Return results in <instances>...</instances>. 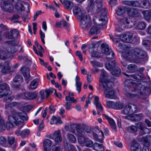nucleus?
Masks as SVG:
<instances>
[{
    "label": "nucleus",
    "instance_id": "obj_1",
    "mask_svg": "<svg viewBox=\"0 0 151 151\" xmlns=\"http://www.w3.org/2000/svg\"><path fill=\"white\" fill-rule=\"evenodd\" d=\"M100 85L103 88V91L105 98L109 99H116L118 97L116 95L115 91L112 88V83L110 81L106 72L102 70L99 78Z\"/></svg>",
    "mask_w": 151,
    "mask_h": 151
},
{
    "label": "nucleus",
    "instance_id": "obj_2",
    "mask_svg": "<svg viewBox=\"0 0 151 151\" xmlns=\"http://www.w3.org/2000/svg\"><path fill=\"white\" fill-rule=\"evenodd\" d=\"M11 114L12 115L8 117L9 122L6 123V126L8 129H12L14 125L19 126L24 123V120L28 119L26 114L23 112H17L13 109H11Z\"/></svg>",
    "mask_w": 151,
    "mask_h": 151
},
{
    "label": "nucleus",
    "instance_id": "obj_3",
    "mask_svg": "<svg viewBox=\"0 0 151 151\" xmlns=\"http://www.w3.org/2000/svg\"><path fill=\"white\" fill-rule=\"evenodd\" d=\"M126 76L130 78H133L136 80L139 84L135 83L133 82L132 80H127L124 82V85L126 87H133L134 91L138 93L141 92L142 85L141 83L142 80V73L140 71L136 73L135 75H129L126 74Z\"/></svg>",
    "mask_w": 151,
    "mask_h": 151
},
{
    "label": "nucleus",
    "instance_id": "obj_4",
    "mask_svg": "<svg viewBox=\"0 0 151 151\" xmlns=\"http://www.w3.org/2000/svg\"><path fill=\"white\" fill-rule=\"evenodd\" d=\"M122 56L130 62L140 63L142 61V49L137 48L127 52H124L122 53Z\"/></svg>",
    "mask_w": 151,
    "mask_h": 151
},
{
    "label": "nucleus",
    "instance_id": "obj_5",
    "mask_svg": "<svg viewBox=\"0 0 151 151\" xmlns=\"http://www.w3.org/2000/svg\"><path fill=\"white\" fill-rule=\"evenodd\" d=\"M142 86L143 88L142 90V95L147 96L150 94L151 93V82L150 78L148 76H144L142 74Z\"/></svg>",
    "mask_w": 151,
    "mask_h": 151
},
{
    "label": "nucleus",
    "instance_id": "obj_6",
    "mask_svg": "<svg viewBox=\"0 0 151 151\" xmlns=\"http://www.w3.org/2000/svg\"><path fill=\"white\" fill-rule=\"evenodd\" d=\"M106 12L105 9H102L99 14L100 17H96L93 19L94 23L99 26L104 25L106 23Z\"/></svg>",
    "mask_w": 151,
    "mask_h": 151
},
{
    "label": "nucleus",
    "instance_id": "obj_7",
    "mask_svg": "<svg viewBox=\"0 0 151 151\" xmlns=\"http://www.w3.org/2000/svg\"><path fill=\"white\" fill-rule=\"evenodd\" d=\"M137 110V106L133 104H129L124 107L122 111V113L127 116L132 115V114L136 112Z\"/></svg>",
    "mask_w": 151,
    "mask_h": 151
},
{
    "label": "nucleus",
    "instance_id": "obj_8",
    "mask_svg": "<svg viewBox=\"0 0 151 151\" xmlns=\"http://www.w3.org/2000/svg\"><path fill=\"white\" fill-rule=\"evenodd\" d=\"M81 20L80 26L82 28L86 30H87L90 27L91 22L89 18L86 15L83 16L79 19Z\"/></svg>",
    "mask_w": 151,
    "mask_h": 151
},
{
    "label": "nucleus",
    "instance_id": "obj_9",
    "mask_svg": "<svg viewBox=\"0 0 151 151\" xmlns=\"http://www.w3.org/2000/svg\"><path fill=\"white\" fill-rule=\"evenodd\" d=\"M2 9L5 12L9 13L13 12L14 7L9 2L6 1H2L1 4Z\"/></svg>",
    "mask_w": 151,
    "mask_h": 151
},
{
    "label": "nucleus",
    "instance_id": "obj_10",
    "mask_svg": "<svg viewBox=\"0 0 151 151\" xmlns=\"http://www.w3.org/2000/svg\"><path fill=\"white\" fill-rule=\"evenodd\" d=\"M133 35L132 34L129 32H127L120 35L121 40L124 42L127 43H132L133 42Z\"/></svg>",
    "mask_w": 151,
    "mask_h": 151
},
{
    "label": "nucleus",
    "instance_id": "obj_11",
    "mask_svg": "<svg viewBox=\"0 0 151 151\" xmlns=\"http://www.w3.org/2000/svg\"><path fill=\"white\" fill-rule=\"evenodd\" d=\"M5 91L3 94V96L9 95L12 93V91H10L9 85L6 83H3L0 84V93Z\"/></svg>",
    "mask_w": 151,
    "mask_h": 151
},
{
    "label": "nucleus",
    "instance_id": "obj_12",
    "mask_svg": "<svg viewBox=\"0 0 151 151\" xmlns=\"http://www.w3.org/2000/svg\"><path fill=\"white\" fill-rule=\"evenodd\" d=\"M106 9L103 8L102 0H96L94 3V9L93 10V13H100L102 9Z\"/></svg>",
    "mask_w": 151,
    "mask_h": 151
},
{
    "label": "nucleus",
    "instance_id": "obj_13",
    "mask_svg": "<svg viewBox=\"0 0 151 151\" xmlns=\"http://www.w3.org/2000/svg\"><path fill=\"white\" fill-rule=\"evenodd\" d=\"M29 7V4L24 2L18 3L15 6V8L16 9L21 11L28 10Z\"/></svg>",
    "mask_w": 151,
    "mask_h": 151
},
{
    "label": "nucleus",
    "instance_id": "obj_14",
    "mask_svg": "<svg viewBox=\"0 0 151 151\" xmlns=\"http://www.w3.org/2000/svg\"><path fill=\"white\" fill-rule=\"evenodd\" d=\"M127 11L128 15L131 17H138L140 14L137 9L134 8H129L127 9Z\"/></svg>",
    "mask_w": 151,
    "mask_h": 151
},
{
    "label": "nucleus",
    "instance_id": "obj_15",
    "mask_svg": "<svg viewBox=\"0 0 151 151\" xmlns=\"http://www.w3.org/2000/svg\"><path fill=\"white\" fill-rule=\"evenodd\" d=\"M73 12L75 15L79 19L85 15L82 12L81 9L77 6H74L73 9Z\"/></svg>",
    "mask_w": 151,
    "mask_h": 151
},
{
    "label": "nucleus",
    "instance_id": "obj_16",
    "mask_svg": "<svg viewBox=\"0 0 151 151\" xmlns=\"http://www.w3.org/2000/svg\"><path fill=\"white\" fill-rule=\"evenodd\" d=\"M141 114H136L134 115L126 116H124L126 119H127L132 122H137L141 119Z\"/></svg>",
    "mask_w": 151,
    "mask_h": 151
},
{
    "label": "nucleus",
    "instance_id": "obj_17",
    "mask_svg": "<svg viewBox=\"0 0 151 151\" xmlns=\"http://www.w3.org/2000/svg\"><path fill=\"white\" fill-rule=\"evenodd\" d=\"M0 65L2 67L1 70L2 73L6 74L7 72L9 71L10 67L9 66V63L8 61L4 62V63L2 62L0 64Z\"/></svg>",
    "mask_w": 151,
    "mask_h": 151
},
{
    "label": "nucleus",
    "instance_id": "obj_18",
    "mask_svg": "<svg viewBox=\"0 0 151 151\" xmlns=\"http://www.w3.org/2000/svg\"><path fill=\"white\" fill-rule=\"evenodd\" d=\"M55 141L56 143H59L62 141V137L60 130L55 131L53 134Z\"/></svg>",
    "mask_w": 151,
    "mask_h": 151
},
{
    "label": "nucleus",
    "instance_id": "obj_19",
    "mask_svg": "<svg viewBox=\"0 0 151 151\" xmlns=\"http://www.w3.org/2000/svg\"><path fill=\"white\" fill-rule=\"evenodd\" d=\"M131 151H141V146L135 141H133L131 145Z\"/></svg>",
    "mask_w": 151,
    "mask_h": 151
},
{
    "label": "nucleus",
    "instance_id": "obj_20",
    "mask_svg": "<svg viewBox=\"0 0 151 151\" xmlns=\"http://www.w3.org/2000/svg\"><path fill=\"white\" fill-rule=\"evenodd\" d=\"M124 4L130 6L139 7L140 6V4L137 1H125Z\"/></svg>",
    "mask_w": 151,
    "mask_h": 151
},
{
    "label": "nucleus",
    "instance_id": "obj_21",
    "mask_svg": "<svg viewBox=\"0 0 151 151\" xmlns=\"http://www.w3.org/2000/svg\"><path fill=\"white\" fill-rule=\"evenodd\" d=\"M24 96L25 98L28 100H33L37 97V94L36 92H26L24 93Z\"/></svg>",
    "mask_w": 151,
    "mask_h": 151
},
{
    "label": "nucleus",
    "instance_id": "obj_22",
    "mask_svg": "<svg viewBox=\"0 0 151 151\" xmlns=\"http://www.w3.org/2000/svg\"><path fill=\"white\" fill-rule=\"evenodd\" d=\"M21 70L25 79L27 81L28 80L30 77L29 68L27 67H23L21 68Z\"/></svg>",
    "mask_w": 151,
    "mask_h": 151
},
{
    "label": "nucleus",
    "instance_id": "obj_23",
    "mask_svg": "<svg viewBox=\"0 0 151 151\" xmlns=\"http://www.w3.org/2000/svg\"><path fill=\"white\" fill-rule=\"evenodd\" d=\"M99 29L96 26H92L91 28L88 33V35L90 36L97 35L99 33Z\"/></svg>",
    "mask_w": 151,
    "mask_h": 151
},
{
    "label": "nucleus",
    "instance_id": "obj_24",
    "mask_svg": "<svg viewBox=\"0 0 151 151\" xmlns=\"http://www.w3.org/2000/svg\"><path fill=\"white\" fill-rule=\"evenodd\" d=\"M63 142L64 147L66 150H67L68 151H76L73 146L70 144H69L66 140H64Z\"/></svg>",
    "mask_w": 151,
    "mask_h": 151
},
{
    "label": "nucleus",
    "instance_id": "obj_25",
    "mask_svg": "<svg viewBox=\"0 0 151 151\" xmlns=\"http://www.w3.org/2000/svg\"><path fill=\"white\" fill-rule=\"evenodd\" d=\"M135 94H132L130 93H127L126 94V96L127 97L129 98H132L134 99H137L139 98L140 96L142 94V92L139 93L135 92Z\"/></svg>",
    "mask_w": 151,
    "mask_h": 151
},
{
    "label": "nucleus",
    "instance_id": "obj_26",
    "mask_svg": "<svg viewBox=\"0 0 151 151\" xmlns=\"http://www.w3.org/2000/svg\"><path fill=\"white\" fill-rule=\"evenodd\" d=\"M117 66L115 61L114 60H112L111 62L106 63V68L109 70H113Z\"/></svg>",
    "mask_w": 151,
    "mask_h": 151
},
{
    "label": "nucleus",
    "instance_id": "obj_27",
    "mask_svg": "<svg viewBox=\"0 0 151 151\" xmlns=\"http://www.w3.org/2000/svg\"><path fill=\"white\" fill-rule=\"evenodd\" d=\"M76 129V133L78 136H84V132L83 129L81 126L80 124H78Z\"/></svg>",
    "mask_w": 151,
    "mask_h": 151
},
{
    "label": "nucleus",
    "instance_id": "obj_28",
    "mask_svg": "<svg viewBox=\"0 0 151 151\" xmlns=\"http://www.w3.org/2000/svg\"><path fill=\"white\" fill-rule=\"evenodd\" d=\"M93 149L96 151H104V147L102 144L95 142L94 144Z\"/></svg>",
    "mask_w": 151,
    "mask_h": 151
},
{
    "label": "nucleus",
    "instance_id": "obj_29",
    "mask_svg": "<svg viewBox=\"0 0 151 151\" xmlns=\"http://www.w3.org/2000/svg\"><path fill=\"white\" fill-rule=\"evenodd\" d=\"M101 50L103 53L105 54L110 50L108 44L103 43L101 45Z\"/></svg>",
    "mask_w": 151,
    "mask_h": 151
},
{
    "label": "nucleus",
    "instance_id": "obj_30",
    "mask_svg": "<svg viewBox=\"0 0 151 151\" xmlns=\"http://www.w3.org/2000/svg\"><path fill=\"white\" fill-rule=\"evenodd\" d=\"M63 4H64L65 7L66 9L70 10L71 9L73 5V2L69 0L64 1Z\"/></svg>",
    "mask_w": 151,
    "mask_h": 151
},
{
    "label": "nucleus",
    "instance_id": "obj_31",
    "mask_svg": "<svg viewBox=\"0 0 151 151\" xmlns=\"http://www.w3.org/2000/svg\"><path fill=\"white\" fill-rule=\"evenodd\" d=\"M51 145L52 142L50 140L48 139H45L43 144L44 150H49Z\"/></svg>",
    "mask_w": 151,
    "mask_h": 151
},
{
    "label": "nucleus",
    "instance_id": "obj_32",
    "mask_svg": "<svg viewBox=\"0 0 151 151\" xmlns=\"http://www.w3.org/2000/svg\"><path fill=\"white\" fill-rule=\"evenodd\" d=\"M143 137H142V139ZM144 145L150 146V142L151 141V136L150 135L147 136L145 137H143Z\"/></svg>",
    "mask_w": 151,
    "mask_h": 151
},
{
    "label": "nucleus",
    "instance_id": "obj_33",
    "mask_svg": "<svg viewBox=\"0 0 151 151\" xmlns=\"http://www.w3.org/2000/svg\"><path fill=\"white\" fill-rule=\"evenodd\" d=\"M99 97L97 96H95L94 104L96 105L97 108L101 111L103 109V108L101 105L99 103Z\"/></svg>",
    "mask_w": 151,
    "mask_h": 151
},
{
    "label": "nucleus",
    "instance_id": "obj_34",
    "mask_svg": "<svg viewBox=\"0 0 151 151\" xmlns=\"http://www.w3.org/2000/svg\"><path fill=\"white\" fill-rule=\"evenodd\" d=\"M101 42L99 41L96 42V43H91L89 44L88 46V47L89 49H92V50H98V47L100 44Z\"/></svg>",
    "mask_w": 151,
    "mask_h": 151
},
{
    "label": "nucleus",
    "instance_id": "obj_35",
    "mask_svg": "<svg viewBox=\"0 0 151 151\" xmlns=\"http://www.w3.org/2000/svg\"><path fill=\"white\" fill-rule=\"evenodd\" d=\"M121 70L117 66L111 72L112 75L116 77L119 76L120 75Z\"/></svg>",
    "mask_w": 151,
    "mask_h": 151
},
{
    "label": "nucleus",
    "instance_id": "obj_36",
    "mask_svg": "<svg viewBox=\"0 0 151 151\" xmlns=\"http://www.w3.org/2000/svg\"><path fill=\"white\" fill-rule=\"evenodd\" d=\"M127 71L129 72L133 73H134L136 70L137 67L134 64L129 65L127 67Z\"/></svg>",
    "mask_w": 151,
    "mask_h": 151
},
{
    "label": "nucleus",
    "instance_id": "obj_37",
    "mask_svg": "<svg viewBox=\"0 0 151 151\" xmlns=\"http://www.w3.org/2000/svg\"><path fill=\"white\" fill-rule=\"evenodd\" d=\"M106 58L108 60H111L114 58L115 56L114 53L111 50L105 54Z\"/></svg>",
    "mask_w": 151,
    "mask_h": 151
},
{
    "label": "nucleus",
    "instance_id": "obj_38",
    "mask_svg": "<svg viewBox=\"0 0 151 151\" xmlns=\"http://www.w3.org/2000/svg\"><path fill=\"white\" fill-rule=\"evenodd\" d=\"M85 146L88 147H91L93 146L94 144L93 142L88 138L86 139V141L84 144Z\"/></svg>",
    "mask_w": 151,
    "mask_h": 151
},
{
    "label": "nucleus",
    "instance_id": "obj_39",
    "mask_svg": "<svg viewBox=\"0 0 151 151\" xmlns=\"http://www.w3.org/2000/svg\"><path fill=\"white\" fill-rule=\"evenodd\" d=\"M67 137L68 139L72 143H75L76 141L75 137L72 134H68Z\"/></svg>",
    "mask_w": 151,
    "mask_h": 151
},
{
    "label": "nucleus",
    "instance_id": "obj_40",
    "mask_svg": "<svg viewBox=\"0 0 151 151\" xmlns=\"http://www.w3.org/2000/svg\"><path fill=\"white\" fill-rule=\"evenodd\" d=\"M142 45L147 49H151V41L149 40H143L142 41Z\"/></svg>",
    "mask_w": 151,
    "mask_h": 151
},
{
    "label": "nucleus",
    "instance_id": "obj_41",
    "mask_svg": "<svg viewBox=\"0 0 151 151\" xmlns=\"http://www.w3.org/2000/svg\"><path fill=\"white\" fill-rule=\"evenodd\" d=\"M76 85L77 87V89L79 92L81 90V83L80 82V78L78 76H76Z\"/></svg>",
    "mask_w": 151,
    "mask_h": 151
},
{
    "label": "nucleus",
    "instance_id": "obj_42",
    "mask_svg": "<svg viewBox=\"0 0 151 151\" xmlns=\"http://www.w3.org/2000/svg\"><path fill=\"white\" fill-rule=\"evenodd\" d=\"M125 12L124 9L122 6L119 7L116 10V13L119 16H121L124 14Z\"/></svg>",
    "mask_w": 151,
    "mask_h": 151
},
{
    "label": "nucleus",
    "instance_id": "obj_43",
    "mask_svg": "<svg viewBox=\"0 0 151 151\" xmlns=\"http://www.w3.org/2000/svg\"><path fill=\"white\" fill-rule=\"evenodd\" d=\"M123 104L120 102L114 103L113 109H120L123 107Z\"/></svg>",
    "mask_w": 151,
    "mask_h": 151
},
{
    "label": "nucleus",
    "instance_id": "obj_44",
    "mask_svg": "<svg viewBox=\"0 0 151 151\" xmlns=\"http://www.w3.org/2000/svg\"><path fill=\"white\" fill-rule=\"evenodd\" d=\"M38 83L35 80H33L30 84V90H34L37 87Z\"/></svg>",
    "mask_w": 151,
    "mask_h": 151
},
{
    "label": "nucleus",
    "instance_id": "obj_45",
    "mask_svg": "<svg viewBox=\"0 0 151 151\" xmlns=\"http://www.w3.org/2000/svg\"><path fill=\"white\" fill-rule=\"evenodd\" d=\"M18 133L19 134L21 135L22 137L24 138L26 137L27 135L29 134V130L25 129L22 131V132L20 131H19Z\"/></svg>",
    "mask_w": 151,
    "mask_h": 151
},
{
    "label": "nucleus",
    "instance_id": "obj_46",
    "mask_svg": "<svg viewBox=\"0 0 151 151\" xmlns=\"http://www.w3.org/2000/svg\"><path fill=\"white\" fill-rule=\"evenodd\" d=\"M144 18L146 20H148L151 17V15L149 12L147 11H144L142 13Z\"/></svg>",
    "mask_w": 151,
    "mask_h": 151
},
{
    "label": "nucleus",
    "instance_id": "obj_47",
    "mask_svg": "<svg viewBox=\"0 0 151 151\" xmlns=\"http://www.w3.org/2000/svg\"><path fill=\"white\" fill-rule=\"evenodd\" d=\"M6 125L3 119H2L0 121V132H1L5 130Z\"/></svg>",
    "mask_w": 151,
    "mask_h": 151
},
{
    "label": "nucleus",
    "instance_id": "obj_48",
    "mask_svg": "<svg viewBox=\"0 0 151 151\" xmlns=\"http://www.w3.org/2000/svg\"><path fill=\"white\" fill-rule=\"evenodd\" d=\"M23 78L22 76L19 75H17L14 78L13 81L15 83L22 82Z\"/></svg>",
    "mask_w": 151,
    "mask_h": 151
},
{
    "label": "nucleus",
    "instance_id": "obj_49",
    "mask_svg": "<svg viewBox=\"0 0 151 151\" xmlns=\"http://www.w3.org/2000/svg\"><path fill=\"white\" fill-rule=\"evenodd\" d=\"M136 22L135 20L132 21L129 19L127 24L126 25V27L132 28L134 26Z\"/></svg>",
    "mask_w": 151,
    "mask_h": 151
},
{
    "label": "nucleus",
    "instance_id": "obj_50",
    "mask_svg": "<svg viewBox=\"0 0 151 151\" xmlns=\"http://www.w3.org/2000/svg\"><path fill=\"white\" fill-rule=\"evenodd\" d=\"M109 122L110 124L111 127V128L113 129L115 131H116V125L113 119L112 118H111V119H110V120H109Z\"/></svg>",
    "mask_w": 151,
    "mask_h": 151
},
{
    "label": "nucleus",
    "instance_id": "obj_51",
    "mask_svg": "<svg viewBox=\"0 0 151 151\" xmlns=\"http://www.w3.org/2000/svg\"><path fill=\"white\" fill-rule=\"evenodd\" d=\"M7 50L8 52L13 53L17 51V50L14 46H10L7 48Z\"/></svg>",
    "mask_w": 151,
    "mask_h": 151
},
{
    "label": "nucleus",
    "instance_id": "obj_52",
    "mask_svg": "<svg viewBox=\"0 0 151 151\" xmlns=\"http://www.w3.org/2000/svg\"><path fill=\"white\" fill-rule=\"evenodd\" d=\"M129 19L127 17H124L121 19L120 21V23L121 25H126Z\"/></svg>",
    "mask_w": 151,
    "mask_h": 151
},
{
    "label": "nucleus",
    "instance_id": "obj_53",
    "mask_svg": "<svg viewBox=\"0 0 151 151\" xmlns=\"http://www.w3.org/2000/svg\"><path fill=\"white\" fill-rule=\"evenodd\" d=\"M87 138L84 137L83 136H79L78 138V142L79 143L84 144L86 141V139Z\"/></svg>",
    "mask_w": 151,
    "mask_h": 151
},
{
    "label": "nucleus",
    "instance_id": "obj_54",
    "mask_svg": "<svg viewBox=\"0 0 151 151\" xmlns=\"http://www.w3.org/2000/svg\"><path fill=\"white\" fill-rule=\"evenodd\" d=\"M17 105V103L16 102H13L8 104L5 107L6 109H10V111H11V109H13L12 107L15 106Z\"/></svg>",
    "mask_w": 151,
    "mask_h": 151
},
{
    "label": "nucleus",
    "instance_id": "obj_55",
    "mask_svg": "<svg viewBox=\"0 0 151 151\" xmlns=\"http://www.w3.org/2000/svg\"><path fill=\"white\" fill-rule=\"evenodd\" d=\"M143 5V6L142 7L145 9H147L149 8L150 6V3L149 1L148 0V1L146 0H143L142 1Z\"/></svg>",
    "mask_w": 151,
    "mask_h": 151
},
{
    "label": "nucleus",
    "instance_id": "obj_56",
    "mask_svg": "<svg viewBox=\"0 0 151 151\" xmlns=\"http://www.w3.org/2000/svg\"><path fill=\"white\" fill-rule=\"evenodd\" d=\"M91 63L94 67H101L103 66V64L96 61H93L91 62Z\"/></svg>",
    "mask_w": 151,
    "mask_h": 151
},
{
    "label": "nucleus",
    "instance_id": "obj_57",
    "mask_svg": "<svg viewBox=\"0 0 151 151\" xmlns=\"http://www.w3.org/2000/svg\"><path fill=\"white\" fill-rule=\"evenodd\" d=\"M89 3L88 4V6L89 7V9L93 13V10L94 9V3L93 0H89Z\"/></svg>",
    "mask_w": 151,
    "mask_h": 151
},
{
    "label": "nucleus",
    "instance_id": "obj_58",
    "mask_svg": "<svg viewBox=\"0 0 151 151\" xmlns=\"http://www.w3.org/2000/svg\"><path fill=\"white\" fill-rule=\"evenodd\" d=\"M116 44L121 49L123 50H125L127 47V46L126 45H123L122 43L118 41H116Z\"/></svg>",
    "mask_w": 151,
    "mask_h": 151
},
{
    "label": "nucleus",
    "instance_id": "obj_59",
    "mask_svg": "<svg viewBox=\"0 0 151 151\" xmlns=\"http://www.w3.org/2000/svg\"><path fill=\"white\" fill-rule=\"evenodd\" d=\"M69 25V23L64 20H63L60 22V27H63L66 28L68 27Z\"/></svg>",
    "mask_w": 151,
    "mask_h": 151
},
{
    "label": "nucleus",
    "instance_id": "obj_60",
    "mask_svg": "<svg viewBox=\"0 0 151 151\" xmlns=\"http://www.w3.org/2000/svg\"><path fill=\"white\" fill-rule=\"evenodd\" d=\"M50 151H63L62 148L60 147H56L52 146L50 150Z\"/></svg>",
    "mask_w": 151,
    "mask_h": 151
},
{
    "label": "nucleus",
    "instance_id": "obj_61",
    "mask_svg": "<svg viewBox=\"0 0 151 151\" xmlns=\"http://www.w3.org/2000/svg\"><path fill=\"white\" fill-rule=\"evenodd\" d=\"M7 139L6 138L3 136H0V145H5Z\"/></svg>",
    "mask_w": 151,
    "mask_h": 151
},
{
    "label": "nucleus",
    "instance_id": "obj_62",
    "mask_svg": "<svg viewBox=\"0 0 151 151\" xmlns=\"http://www.w3.org/2000/svg\"><path fill=\"white\" fill-rule=\"evenodd\" d=\"M93 136L94 138L95 139L96 141L99 142L100 143H102L103 142V139L99 138L98 136L96 133H93Z\"/></svg>",
    "mask_w": 151,
    "mask_h": 151
},
{
    "label": "nucleus",
    "instance_id": "obj_63",
    "mask_svg": "<svg viewBox=\"0 0 151 151\" xmlns=\"http://www.w3.org/2000/svg\"><path fill=\"white\" fill-rule=\"evenodd\" d=\"M8 56L7 54L6 53V52L4 51H2L1 52V54H0V59H5L7 58Z\"/></svg>",
    "mask_w": 151,
    "mask_h": 151
},
{
    "label": "nucleus",
    "instance_id": "obj_64",
    "mask_svg": "<svg viewBox=\"0 0 151 151\" xmlns=\"http://www.w3.org/2000/svg\"><path fill=\"white\" fill-rule=\"evenodd\" d=\"M128 131L132 133H134L137 131V127L134 126H132L128 127L127 128Z\"/></svg>",
    "mask_w": 151,
    "mask_h": 151
}]
</instances>
